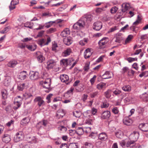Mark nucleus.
I'll list each match as a JSON object with an SVG mask.
<instances>
[{"label": "nucleus", "instance_id": "nucleus-1", "mask_svg": "<svg viewBox=\"0 0 148 148\" xmlns=\"http://www.w3.org/2000/svg\"><path fill=\"white\" fill-rule=\"evenodd\" d=\"M92 19V16L91 15H88L86 17L81 18L73 25L74 29L77 30L84 28L86 25V21H90Z\"/></svg>", "mask_w": 148, "mask_h": 148}, {"label": "nucleus", "instance_id": "nucleus-2", "mask_svg": "<svg viewBox=\"0 0 148 148\" xmlns=\"http://www.w3.org/2000/svg\"><path fill=\"white\" fill-rule=\"evenodd\" d=\"M51 83V79L49 78L44 79L40 82V84L42 85L44 88L46 89H49L50 88Z\"/></svg>", "mask_w": 148, "mask_h": 148}, {"label": "nucleus", "instance_id": "nucleus-3", "mask_svg": "<svg viewBox=\"0 0 148 148\" xmlns=\"http://www.w3.org/2000/svg\"><path fill=\"white\" fill-rule=\"evenodd\" d=\"M46 68L48 69H53L56 65V62L53 59H49L47 62Z\"/></svg>", "mask_w": 148, "mask_h": 148}, {"label": "nucleus", "instance_id": "nucleus-4", "mask_svg": "<svg viewBox=\"0 0 148 148\" xmlns=\"http://www.w3.org/2000/svg\"><path fill=\"white\" fill-rule=\"evenodd\" d=\"M24 134L22 131H19L16 133L14 137V140L16 142L22 140L23 138Z\"/></svg>", "mask_w": 148, "mask_h": 148}, {"label": "nucleus", "instance_id": "nucleus-5", "mask_svg": "<svg viewBox=\"0 0 148 148\" xmlns=\"http://www.w3.org/2000/svg\"><path fill=\"white\" fill-rule=\"evenodd\" d=\"M39 73L37 72L31 71L29 73L30 78L32 80H35L38 78Z\"/></svg>", "mask_w": 148, "mask_h": 148}, {"label": "nucleus", "instance_id": "nucleus-6", "mask_svg": "<svg viewBox=\"0 0 148 148\" xmlns=\"http://www.w3.org/2000/svg\"><path fill=\"white\" fill-rule=\"evenodd\" d=\"M35 102L38 103V105L40 107L44 105L45 101L42 99L40 96H38L36 97L34 100Z\"/></svg>", "mask_w": 148, "mask_h": 148}, {"label": "nucleus", "instance_id": "nucleus-7", "mask_svg": "<svg viewBox=\"0 0 148 148\" xmlns=\"http://www.w3.org/2000/svg\"><path fill=\"white\" fill-rule=\"evenodd\" d=\"M139 129L141 131L145 132H148V123H142L139 125Z\"/></svg>", "mask_w": 148, "mask_h": 148}, {"label": "nucleus", "instance_id": "nucleus-8", "mask_svg": "<svg viewBox=\"0 0 148 148\" xmlns=\"http://www.w3.org/2000/svg\"><path fill=\"white\" fill-rule=\"evenodd\" d=\"M60 79L62 82H65L66 84H68L69 82V76L66 75H61L60 76Z\"/></svg>", "mask_w": 148, "mask_h": 148}, {"label": "nucleus", "instance_id": "nucleus-9", "mask_svg": "<svg viewBox=\"0 0 148 148\" xmlns=\"http://www.w3.org/2000/svg\"><path fill=\"white\" fill-rule=\"evenodd\" d=\"M21 103V100H17V98H16L14 102V106L13 107L14 109L15 110H17L20 107Z\"/></svg>", "mask_w": 148, "mask_h": 148}, {"label": "nucleus", "instance_id": "nucleus-10", "mask_svg": "<svg viewBox=\"0 0 148 148\" xmlns=\"http://www.w3.org/2000/svg\"><path fill=\"white\" fill-rule=\"evenodd\" d=\"M133 123V120L128 117H125L123 120V123L127 125H130Z\"/></svg>", "mask_w": 148, "mask_h": 148}, {"label": "nucleus", "instance_id": "nucleus-11", "mask_svg": "<svg viewBox=\"0 0 148 148\" xmlns=\"http://www.w3.org/2000/svg\"><path fill=\"white\" fill-rule=\"evenodd\" d=\"M63 42L65 44L67 45H70L72 42V38L71 37H66L63 39Z\"/></svg>", "mask_w": 148, "mask_h": 148}, {"label": "nucleus", "instance_id": "nucleus-12", "mask_svg": "<svg viewBox=\"0 0 148 148\" xmlns=\"http://www.w3.org/2000/svg\"><path fill=\"white\" fill-rule=\"evenodd\" d=\"M93 29L96 30H99L102 28V23L101 22H97L94 23Z\"/></svg>", "mask_w": 148, "mask_h": 148}, {"label": "nucleus", "instance_id": "nucleus-13", "mask_svg": "<svg viewBox=\"0 0 148 148\" xmlns=\"http://www.w3.org/2000/svg\"><path fill=\"white\" fill-rule=\"evenodd\" d=\"M27 75L26 71H23L19 73L18 78L21 80H23L26 78Z\"/></svg>", "mask_w": 148, "mask_h": 148}, {"label": "nucleus", "instance_id": "nucleus-14", "mask_svg": "<svg viewBox=\"0 0 148 148\" xmlns=\"http://www.w3.org/2000/svg\"><path fill=\"white\" fill-rule=\"evenodd\" d=\"M71 60L68 59H63L61 60L60 64L62 66L66 67L70 64Z\"/></svg>", "mask_w": 148, "mask_h": 148}, {"label": "nucleus", "instance_id": "nucleus-15", "mask_svg": "<svg viewBox=\"0 0 148 148\" xmlns=\"http://www.w3.org/2000/svg\"><path fill=\"white\" fill-rule=\"evenodd\" d=\"M92 54V52L90 51V49L88 48L86 49L84 53V56L85 59L89 58Z\"/></svg>", "mask_w": 148, "mask_h": 148}, {"label": "nucleus", "instance_id": "nucleus-16", "mask_svg": "<svg viewBox=\"0 0 148 148\" xmlns=\"http://www.w3.org/2000/svg\"><path fill=\"white\" fill-rule=\"evenodd\" d=\"M36 56L38 61L40 62H42L44 58L42 53L40 51H38L36 53Z\"/></svg>", "mask_w": 148, "mask_h": 148}, {"label": "nucleus", "instance_id": "nucleus-17", "mask_svg": "<svg viewBox=\"0 0 148 148\" xmlns=\"http://www.w3.org/2000/svg\"><path fill=\"white\" fill-rule=\"evenodd\" d=\"M72 52V50L68 48L65 50L62 53V56L64 57H66L69 55Z\"/></svg>", "mask_w": 148, "mask_h": 148}, {"label": "nucleus", "instance_id": "nucleus-18", "mask_svg": "<svg viewBox=\"0 0 148 148\" xmlns=\"http://www.w3.org/2000/svg\"><path fill=\"white\" fill-rule=\"evenodd\" d=\"M110 116V112L109 111H106L102 112V119H108Z\"/></svg>", "mask_w": 148, "mask_h": 148}, {"label": "nucleus", "instance_id": "nucleus-19", "mask_svg": "<svg viewBox=\"0 0 148 148\" xmlns=\"http://www.w3.org/2000/svg\"><path fill=\"white\" fill-rule=\"evenodd\" d=\"M64 114L65 113L63 110L62 109H59L57 111L56 116L58 118H60L62 117Z\"/></svg>", "mask_w": 148, "mask_h": 148}, {"label": "nucleus", "instance_id": "nucleus-20", "mask_svg": "<svg viewBox=\"0 0 148 148\" xmlns=\"http://www.w3.org/2000/svg\"><path fill=\"white\" fill-rule=\"evenodd\" d=\"M30 119L26 117L21 121V124L23 125H26L28 123Z\"/></svg>", "mask_w": 148, "mask_h": 148}, {"label": "nucleus", "instance_id": "nucleus-21", "mask_svg": "<svg viewBox=\"0 0 148 148\" xmlns=\"http://www.w3.org/2000/svg\"><path fill=\"white\" fill-rule=\"evenodd\" d=\"M2 140L3 142L7 143L10 140V138L8 135L5 134L4 135Z\"/></svg>", "mask_w": 148, "mask_h": 148}, {"label": "nucleus", "instance_id": "nucleus-22", "mask_svg": "<svg viewBox=\"0 0 148 148\" xmlns=\"http://www.w3.org/2000/svg\"><path fill=\"white\" fill-rule=\"evenodd\" d=\"M17 64V62L15 60L10 61L8 64V66L10 67H13Z\"/></svg>", "mask_w": 148, "mask_h": 148}, {"label": "nucleus", "instance_id": "nucleus-23", "mask_svg": "<svg viewBox=\"0 0 148 148\" xmlns=\"http://www.w3.org/2000/svg\"><path fill=\"white\" fill-rule=\"evenodd\" d=\"M122 89L124 91L129 92L131 90V88L129 85H125L122 88Z\"/></svg>", "mask_w": 148, "mask_h": 148}, {"label": "nucleus", "instance_id": "nucleus-24", "mask_svg": "<svg viewBox=\"0 0 148 148\" xmlns=\"http://www.w3.org/2000/svg\"><path fill=\"white\" fill-rule=\"evenodd\" d=\"M26 47L28 50L32 51H34L36 48V45L35 44L34 45H26Z\"/></svg>", "mask_w": 148, "mask_h": 148}, {"label": "nucleus", "instance_id": "nucleus-25", "mask_svg": "<svg viewBox=\"0 0 148 148\" xmlns=\"http://www.w3.org/2000/svg\"><path fill=\"white\" fill-rule=\"evenodd\" d=\"M131 136L133 137L132 139L135 142L139 138V133L137 132H135Z\"/></svg>", "mask_w": 148, "mask_h": 148}, {"label": "nucleus", "instance_id": "nucleus-26", "mask_svg": "<svg viewBox=\"0 0 148 148\" xmlns=\"http://www.w3.org/2000/svg\"><path fill=\"white\" fill-rule=\"evenodd\" d=\"M70 33V32L68 29H66L64 30L61 34V36L63 37H66Z\"/></svg>", "mask_w": 148, "mask_h": 148}, {"label": "nucleus", "instance_id": "nucleus-27", "mask_svg": "<svg viewBox=\"0 0 148 148\" xmlns=\"http://www.w3.org/2000/svg\"><path fill=\"white\" fill-rule=\"evenodd\" d=\"M123 133L120 130H118L115 133V135L116 137L119 138H121L123 136Z\"/></svg>", "mask_w": 148, "mask_h": 148}, {"label": "nucleus", "instance_id": "nucleus-28", "mask_svg": "<svg viewBox=\"0 0 148 148\" xmlns=\"http://www.w3.org/2000/svg\"><path fill=\"white\" fill-rule=\"evenodd\" d=\"M1 94L2 99H5L7 98V91L5 89H3L1 90Z\"/></svg>", "mask_w": 148, "mask_h": 148}, {"label": "nucleus", "instance_id": "nucleus-29", "mask_svg": "<svg viewBox=\"0 0 148 148\" xmlns=\"http://www.w3.org/2000/svg\"><path fill=\"white\" fill-rule=\"evenodd\" d=\"M76 133L79 135L82 134L84 132V129L81 127H79L76 130Z\"/></svg>", "mask_w": 148, "mask_h": 148}, {"label": "nucleus", "instance_id": "nucleus-30", "mask_svg": "<svg viewBox=\"0 0 148 148\" xmlns=\"http://www.w3.org/2000/svg\"><path fill=\"white\" fill-rule=\"evenodd\" d=\"M25 87V84L24 83L18 84L17 86V88L20 91H22Z\"/></svg>", "mask_w": 148, "mask_h": 148}, {"label": "nucleus", "instance_id": "nucleus-31", "mask_svg": "<svg viewBox=\"0 0 148 148\" xmlns=\"http://www.w3.org/2000/svg\"><path fill=\"white\" fill-rule=\"evenodd\" d=\"M122 11L123 12H125L129 9L128 5H127L125 3L123 4L122 5Z\"/></svg>", "mask_w": 148, "mask_h": 148}, {"label": "nucleus", "instance_id": "nucleus-32", "mask_svg": "<svg viewBox=\"0 0 148 148\" xmlns=\"http://www.w3.org/2000/svg\"><path fill=\"white\" fill-rule=\"evenodd\" d=\"M125 100L126 102H128L130 103H132L134 102V98L133 97H129L126 98Z\"/></svg>", "mask_w": 148, "mask_h": 148}, {"label": "nucleus", "instance_id": "nucleus-33", "mask_svg": "<svg viewBox=\"0 0 148 148\" xmlns=\"http://www.w3.org/2000/svg\"><path fill=\"white\" fill-rule=\"evenodd\" d=\"M102 79L110 78L111 77L110 76V72L109 71H106L104 74L102 75Z\"/></svg>", "mask_w": 148, "mask_h": 148}, {"label": "nucleus", "instance_id": "nucleus-34", "mask_svg": "<svg viewBox=\"0 0 148 148\" xmlns=\"http://www.w3.org/2000/svg\"><path fill=\"white\" fill-rule=\"evenodd\" d=\"M73 115L76 117L79 118L81 115V112L79 110H76L73 112Z\"/></svg>", "mask_w": 148, "mask_h": 148}, {"label": "nucleus", "instance_id": "nucleus-35", "mask_svg": "<svg viewBox=\"0 0 148 148\" xmlns=\"http://www.w3.org/2000/svg\"><path fill=\"white\" fill-rule=\"evenodd\" d=\"M74 90V88H71L70 90L68 91L66 93L64 94V96L67 97L68 96L69 97H70V95H71L72 94V92Z\"/></svg>", "mask_w": 148, "mask_h": 148}, {"label": "nucleus", "instance_id": "nucleus-36", "mask_svg": "<svg viewBox=\"0 0 148 148\" xmlns=\"http://www.w3.org/2000/svg\"><path fill=\"white\" fill-rule=\"evenodd\" d=\"M33 25L34 23H32L27 22L24 24V26L25 27H28L30 29H32Z\"/></svg>", "mask_w": 148, "mask_h": 148}, {"label": "nucleus", "instance_id": "nucleus-37", "mask_svg": "<svg viewBox=\"0 0 148 148\" xmlns=\"http://www.w3.org/2000/svg\"><path fill=\"white\" fill-rule=\"evenodd\" d=\"M111 90L108 89L105 92L104 95L107 98H109L111 97Z\"/></svg>", "mask_w": 148, "mask_h": 148}, {"label": "nucleus", "instance_id": "nucleus-38", "mask_svg": "<svg viewBox=\"0 0 148 148\" xmlns=\"http://www.w3.org/2000/svg\"><path fill=\"white\" fill-rule=\"evenodd\" d=\"M135 141L134 140L128 141L127 143V147H132L135 145Z\"/></svg>", "mask_w": 148, "mask_h": 148}, {"label": "nucleus", "instance_id": "nucleus-39", "mask_svg": "<svg viewBox=\"0 0 148 148\" xmlns=\"http://www.w3.org/2000/svg\"><path fill=\"white\" fill-rule=\"evenodd\" d=\"M58 130L60 131V132L62 133L65 132L67 130V128L65 127L61 126L58 127Z\"/></svg>", "mask_w": 148, "mask_h": 148}, {"label": "nucleus", "instance_id": "nucleus-40", "mask_svg": "<svg viewBox=\"0 0 148 148\" xmlns=\"http://www.w3.org/2000/svg\"><path fill=\"white\" fill-rule=\"evenodd\" d=\"M133 37V36L132 35H128L125 41V44H126L129 42Z\"/></svg>", "mask_w": 148, "mask_h": 148}, {"label": "nucleus", "instance_id": "nucleus-41", "mask_svg": "<svg viewBox=\"0 0 148 148\" xmlns=\"http://www.w3.org/2000/svg\"><path fill=\"white\" fill-rule=\"evenodd\" d=\"M85 146L86 148H93V145L91 143L86 142L85 143Z\"/></svg>", "mask_w": 148, "mask_h": 148}, {"label": "nucleus", "instance_id": "nucleus-42", "mask_svg": "<svg viewBox=\"0 0 148 148\" xmlns=\"http://www.w3.org/2000/svg\"><path fill=\"white\" fill-rule=\"evenodd\" d=\"M54 23H55L54 22L51 21L46 23L45 24V27L47 28H48L51 26Z\"/></svg>", "mask_w": 148, "mask_h": 148}, {"label": "nucleus", "instance_id": "nucleus-43", "mask_svg": "<svg viewBox=\"0 0 148 148\" xmlns=\"http://www.w3.org/2000/svg\"><path fill=\"white\" fill-rule=\"evenodd\" d=\"M11 29V27L10 26L7 27L5 28L4 29L0 31V33L1 34H4L8 32Z\"/></svg>", "mask_w": 148, "mask_h": 148}, {"label": "nucleus", "instance_id": "nucleus-44", "mask_svg": "<svg viewBox=\"0 0 148 148\" xmlns=\"http://www.w3.org/2000/svg\"><path fill=\"white\" fill-rule=\"evenodd\" d=\"M10 82V79L6 78L4 80V84L5 86H8Z\"/></svg>", "mask_w": 148, "mask_h": 148}, {"label": "nucleus", "instance_id": "nucleus-45", "mask_svg": "<svg viewBox=\"0 0 148 148\" xmlns=\"http://www.w3.org/2000/svg\"><path fill=\"white\" fill-rule=\"evenodd\" d=\"M68 148H78V145L75 143H71L68 147Z\"/></svg>", "mask_w": 148, "mask_h": 148}, {"label": "nucleus", "instance_id": "nucleus-46", "mask_svg": "<svg viewBox=\"0 0 148 148\" xmlns=\"http://www.w3.org/2000/svg\"><path fill=\"white\" fill-rule=\"evenodd\" d=\"M116 39L115 40V42L120 43L121 42V41L123 40V36H116Z\"/></svg>", "mask_w": 148, "mask_h": 148}, {"label": "nucleus", "instance_id": "nucleus-47", "mask_svg": "<svg viewBox=\"0 0 148 148\" xmlns=\"http://www.w3.org/2000/svg\"><path fill=\"white\" fill-rule=\"evenodd\" d=\"M146 94V92L143 94L141 97L143 98L142 99L143 101H147V99L148 98V95H145Z\"/></svg>", "mask_w": 148, "mask_h": 148}, {"label": "nucleus", "instance_id": "nucleus-48", "mask_svg": "<svg viewBox=\"0 0 148 148\" xmlns=\"http://www.w3.org/2000/svg\"><path fill=\"white\" fill-rule=\"evenodd\" d=\"M90 62H88L86 63L84 67V70L86 72L88 71L89 69Z\"/></svg>", "mask_w": 148, "mask_h": 148}, {"label": "nucleus", "instance_id": "nucleus-49", "mask_svg": "<svg viewBox=\"0 0 148 148\" xmlns=\"http://www.w3.org/2000/svg\"><path fill=\"white\" fill-rule=\"evenodd\" d=\"M148 76V71H145L144 72H142L139 75V76L140 77H142L143 76H145V77H147Z\"/></svg>", "mask_w": 148, "mask_h": 148}, {"label": "nucleus", "instance_id": "nucleus-50", "mask_svg": "<svg viewBox=\"0 0 148 148\" xmlns=\"http://www.w3.org/2000/svg\"><path fill=\"white\" fill-rule=\"evenodd\" d=\"M45 43L46 40H45L44 39H41L39 41V44L41 46L46 45Z\"/></svg>", "mask_w": 148, "mask_h": 148}, {"label": "nucleus", "instance_id": "nucleus-51", "mask_svg": "<svg viewBox=\"0 0 148 148\" xmlns=\"http://www.w3.org/2000/svg\"><path fill=\"white\" fill-rule=\"evenodd\" d=\"M84 132L88 133H90L91 131V128L90 127H85L84 128Z\"/></svg>", "mask_w": 148, "mask_h": 148}, {"label": "nucleus", "instance_id": "nucleus-52", "mask_svg": "<svg viewBox=\"0 0 148 148\" xmlns=\"http://www.w3.org/2000/svg\"><path fill=\"white\" fill-rule=\"evenodd\" d=\"M58 47V46L56 43H54L53 44L52 47V50L56 52L57 50V48Z\"/></svg>", "mask_w": 148, "mask_h": 148}, {"label": "nucleus", "instance_id": "nucleus-53", "mask_svg": "<svg viewBox=\"0 0 148 148\" xmlns=\"http://www.w3.org/2000/svg\"><path fill=\"white\" fill-rule=\"evenodd\" d=\"M56 29L55 28H51L48 29L47 31V33L48 34H51L55 32Z\"/></svg>", "mask_w": 148, "mask_h": 148}, {"label": "nucleus", "instance_id": "nucleus-54", "mask_svg": "<svg viewBox=\"0 0 148 148\" xmlns=\"http://www.w3.org/2000/svg\"><path fill=\"white\" fill-rule=\"evenodd\" d=\"M127 60L128 62L130 63L132 62L135 61H137V58H132L131 57H130L127 59Z\"/></svg>", "mask_w": 148, "mask_h": 148}, {"label": "nucleus", "instance_id": "nucleus-55", "mask_svg": "<svg viewBox=\"0 0 148 148\" xmlns=\"http://www.w3.org/2000/svg\"><path fill=\"white\" fill-rule=\"evenodd\" d=\"M24 96L25 99H27L32 96V95L29 93H25L23 95Z\"/></svg>", "mask_w": 148, "mask_h": 148}, {"label": "nucleus", "instance_id": "nucleus-56", "mask_svg": "<svg viewBox=\"0 0 148 148\" xmlns=\"http://www.w3.org/2000/svg\"><path fill=\"white\" fill-rule=\"evenodd\" d=\"M117 8L116 7H114L111 9L110 12L112 14H114L117 11Z\"/></svg>", "mask_w": 148, "mask_h": 148}, {"label": "nucleus", "instance_id": "nucleus-57", "mask_svg": "<svg viewBox=\"0 0 148 148\" xmlns=\"http://www.w3.org/2000/svg\"><path fill=\"white\" fill-rule=\"evenodd\" d=\"M97 76L96 75H94L93 77L91 78L90 80V82L92 85L94 83L96 80Z\"/></svg>", "mask_w": 148, "mask_h": 148}, {"label": "nucleus", "instance_id": "nucleus-58", "mask_svg": "<svg viewBox=\"0 0 148 148\" xmlns=\"http://www.w3.org/2000/svg\"><path fill=\"white\" fill-rule=\"evenodd\" d=\"M121 93V90L117 89L114 91L113 92V93L116 96L119 95Z\"/></svg>", "mask_w": 148, "mask_h": 148}, {"label": "nucleus", "instance_id": "nucleus-59", "mask_svg": "<svg viewBox=\"0 0 148 148\" xmlns=\"http://www.w3.org/2000/svg\"><path fill=\"white\" fill-rule=\"evenodd\" d=\"M108 138L105 132H102V141H105Z\"/></svg>", "mask_w": 148, "mask_h": 148}, {"label": "nucleus", "instance_id": "nucleus-60", "mask_svg": "<svg viewBox=\"0 0 148 148\" xmlns=\"http://www.w3.org/2000/svg\"><path fill=\"white\" fill-rule=\"evenodd\" d=\"M42 125L43 126L45 127L48 124V121H47L45 120H43L41 121Z\"/></svg>", "mask_w": 148, "mask_h": 148}, {"label": "nucleus", "instance_id": "nucleus-61", "mask_svg": "<svg viewBox=\"0 0 148 148\" xmlns=\"http://www.w3.org/2000/svg\"><path fill=\"white\" fill-rule=\"evenodd\" d=\"M112 112L115 114H117L119 112V110L118 108L115 107L112 109Z\"/></svg>", "mask_w": 148, "mask_h": 148}, {"label": "nucleus", "instance_id": "nucleus-62", "mask_svg": "<svg viewBox=\"0 0 148 148\" xmlns=\"http://www.w3.org/2000/svg\"><path fill=\"white\" fill-rule=\"evenodd\" d=\"M117 29V27L116 26H115L110 28L109 31H108V32L110 33L113 32L114 31L116 30Z\"/></svg>", "mask_w": 148, "mask_h": 148}, {"label": "nucleus", "instance_id": "nucleus-63", "mask_svg": "<svg viewBox=\"0 0 148 148\" xmlns=\"http://www.w3.org/2000/svg\"><path fill=\"white\" fill-rule=\"evenodd\" d=\"M101 141H97L96 143V145L97 147H100L101 145Z\"/></svg>", "mask_w": 148, "mask_h": 148}, {"label": "nucleus", "instance_id": "nucleus-64", "mask_svg": "<svg viewBox=\"0 0 148 148\" xmlns=\"http://www.w3.org/2000/svg\"><path fill=\"white\" fill-rule=\"evenodd\" d=\"M18 3V0H12L11 2V4L13 5H16Z\"/></svg>", "mask_w": 148, "mask_h": 148}]
</instances>
